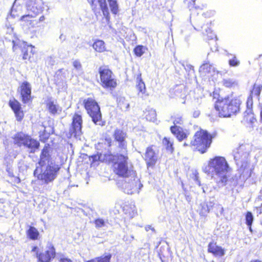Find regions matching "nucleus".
<instances>
[{
  "instance_id": "1",
  "label": "nucleus",
  "mask_w": 262,
  "mask_h": 262,
  "mask_svg": "<svg viewBox=\"0 0 262 262\" xmlns=\"http://www.w3.org/2000/svg\"><path fill=\"white\" fill-rule=\"evenodd\" d=\"M252 150L250 144L240 145L233 151V156L236 164L240 166L242 171L241 176L244 179H248L251 176L252 166L250 165L249 156Z\"/></svg>"
},
{
  "instance_id": "2",
  "label": "nucleus",
  "mask_w": 262,
  "mask_h": 262,
  "mask_svg": "<svg viewBox=\"0 0 262 262\" xmlns=\"http://www.w3.org/2000/svg\"><path fill=\"white\" fill-rule=\"evenodd\" d=\"M210 172L214 173L217 178V183L220 186H224L227 181V173L229 167L225 159L222 157H216L211 160L208 164Z\"/></svg>"
},
{
  "instance_id": "3",
  "label": "nucleus",
  "mask_w": 262,
  "mask_h": 262,
  "mask_svg": "<svg viewBox=\"0 0 262 262\" xmlns=\"http://www.w3.org/2000/svg\"><path fill=\"white\" fill-rule=\"evenodd\" d=\"M60 166L54 162L44 166H38L34 171V175L41 182L42 184L52 183L57 178Z\"/></svg>"
},
{
  "instance_id": "4",
  "label": "nucleus",
  "mask_w": 262,
  "mask_h": 262,
  "mask_svg": "<svg viewBox=\"0 0 262 262\" xmlns=\"http://www.w3.org/2000/svg\"><path fill=\"white\" fill-rule=\"evenodd\" d=\"M113 165L114 172L119 176L124 178L128 176L134 177L135 171L133 169V167L129 166L128 163V154L116 153Z\"/></svg>"
},
{
  "instance_id": "5",
  "label": "nucleus",
  "mask_w": 262,
  "mask_h": 262,
  "mask_svg": "<svg viewBox=\"0 0 262 262\" xmlns=\"http://www.w3.org/2000/svg\"><path fill=\"white\" fill-rule=\"evenodd\" d=\"M240 104L241 102L239 99L230 100L229 98H225L222 100H219L215 107L219 112L220 116L228 117L232 114H235L239 112Z\"/></svg>"
},
{
  "instance_id": "6",
  "label": "nucleus",
  "mask_w": 262,
  "mask_h": 262,
  "mask_svg": "<svg viewBox=\"0 0 262 262\" xmlns=\"http://www.w3.org/2000/svg\"><path fill=\"white\" fill-rule=\"evenodd\" d=\"M211 142L212 136L206 131L201 130L195 133L190 145L201 154H204L210 147Z\"/></svg>"
},
{
  "instance_id": "7",
  "label": "nucleus",
  "mask_w": 262,
  "mask_h": 262,
  "mask_svg": "<svg viewBox=\"0 0 262 262\" xmlns=\"http://www.w3.org/2000/svg\"><path fill=\"white\" fill-rule=\"evenodd\" d=\"M13 142L18 146H24L29 149L30 152H34L39 146L38 141L22 132L16 134L13 138Z\"/></svg>"
},
{
  "instance_id": "8",
  "label": "nucleus",
  "mask_w": 262,
  "mask_h": 262,
  "mask_svg": "<svg viewBox=\"0 0 262 262\" xmlns=\"http://www.w3.org/2000/svg\"><path fill=\"white\" fill-rule=\"evenodd\" d=\"M118 185L125 193L130 194L139 193V190L143 186L139 179L137 177L136 173L134 174V177L128 176L124 178L121 183H118Z\"/></svg>"
},
{
  "instance_id": "9",
  "label": "nucleus",
  "mask_w": 262,
  "mask_h": 262,
  "mask_svg": "<svg viewBox=\"0 0 262 262\" xmlns=\"http://www.w3.org/2000/svg\"><path fill=\"white\" fill-rule=\"evenodd\" d=\"M84 106L93 122L96 125H103L100 107L97 102L91 98L84 100Z\"/></svg>"
},
{
  "instance_id": "10",
  "label": "nucleus",
  "mask_w": 262,
  "mask_h": 262,
  "mask_svg": "<svg viewBox=\"0 0 262 262\" xmlns=\"http://www.w3.org/2000/svg\"><path fill=\"white\" fill-rule=\"evenodd\" d=\"M26 5L27 9L30 10L32 14L23 15L20 17V20L23 22V26L34 18L37 14L42 11L43 8L42 0H27Z\"/></svg>"
},
{
  "instance_id": "11",
  "label": "nucleus",
  "mask_w": 262,
  "mask_h": 262,
  "mask_svg": "<svg viewBox=\"0 0 262 262\" xmlns=\"http://www.w3.org/2000/svg\"><path fill=\"white\" fill-rule=\"evenodd\" d=\"M102 86L104 88H114L117 85L116 80L112 72L106 67H101L99 69Z\"/></svg>"
},
{
  "instance_id": "12",
  "label": "nucleus",
  "mask_w": 262,
  "mask_h": 262,
  "mask_svg": "<svg viewBox=\"0 0 262 262\" xmlns=\"http://www.w3.org/2000/svg\"><path fill=\"white\" fill-rule=\"evenodd\" d=\"M73 121L68 133L69 138H77L81 135L82 124V117L79 113H76L73 117Z\"/></svg>"
},
{
  "instance_id": "13",
  "label": "nucleus",
  "mask_w": 262,
  "mask_h": 262,
  "mask_svg": "<svg viewBox=\"0 0 262 262\" xmlns=\"http://www.w3.org/2000/svg\"><path fill=\"white\" fill-rule=\"evenodd\" d=\"M113 136L118 143L116 153L126 154L127 152V143L125 141L126 133L120 129H116L114 132Z\"/></svg>"
},
{
  "instance_id": "14",
  "label": "nucleus",
  "mask_w": 262,
  "mask_h": 262,
  "mask_svg": "<svg viewBox=\"0 0 262 262\" xmlns=\"http://www.w3.org/2000/svg\"><path fill=\"white\" fill-rule=\"evenodd\" d=\"M18 92L20 94L24 103H27L31 101V86L28 82H23L18 88Z\"/></svg>"
},
{
  "instance_id": "15",
  "label": "nucleus",
  "mask_w": 262,
  "mask_h": 262,
  "mask_svg": "<svg viewBox=\"0 0 262 262\" xmlns=\"http://www.w3.org/2000/svg\"><path fill=\"white\" fill-rule=\"evenodd\" d=\"M89 3L91 5V7L93 10L97 9V3L99 4L100 8L102 11L103 15L105 17L106 19L108 20L109 17V10L107 5L106 3V0H88Z\"/></svg>"
},
{
  "instance_id": "16",
  "label": "nucleus",
  "mask_w": 262,
  "mask_h": 262,
  "mask_svg": "<svg viewBox=\"0 0 262 262\" xmlns=\"http://www.w3.org/2000/svg\"><path fill=\"white\" fill-rule=\"evenodd\" d=\"M36 254L40 262H50L51 259L55 257V250L53 246L50 245L44 252L39 254L37 253Z\"/></svg>"
},
{
  "instance_id": "17",
  "label": "nucleus",
  "mask_w": 262,
  "mask_h": 262,
  "mask_svg": "<svg viewBox=\"0 0 262 262\" xmlns=\"http://www.w3.org/2000/svg\"><path fill=\"white\" fill-rule=\"evenodd\" d=\"M144 159L148 167H153L155 165L157 157L152 146H149L146 148Z\"/></svg>"
},
{
  "instance_id": "18",
  "label": "nucleus",
  "mask_w": 262,
  "mask_h": 262,
  "mask_svg": "<svg viewBox=\"0 0 262 262\" xmlns=\"http://www.w3.org/2000/svg\"><path fill=\"white\" fill-rule=\"evenodd\" d=\"M91 158L93 161H100L108 163L113 162L115 160V156L109 150L105 152H101L99 154L93 155Z\"/></svg>"
},
{
  "instance_id": "19",
  "label": "nucleus",
  "mask_w": 262,
  "mask_h": 262,
  "mask_svg": "<svg viewBox=\"0 0 262 262\" xmlns=\"http://www.w3.org/2000/svg\"><path fill=\"white\" fill-rule=\"evenodd\" d=\"M50 147L49 145H46L41 151L40 156V160L38 162V165L40 166H44L46 165L53 162L51 160V156L49 154Z\"/></svg>"
},
{
  "instance_id": "20",
  "label": "nucleus",
  "mask_w": 262,
  "mask_h": 262,
  "mask_svg": "<svg viewBox=\"0 0 262 262\" xmlns=\"http://www.w3.org/2000/svg\"><path fill=\"white\" fill-rule=\"evenodd\" d=\"M9 105L14 111L17 120L20 121L24 117L23 111L21 110V105L19 102L15 100H10Z\"/></svg>"
},
{
  "instance_id": "21",
  "label": "nucleus",
  "mask_w": 262,
  "mask_h": 262,
  "mask_svg": "<svg viewBox=\"0 0 262 262\" xmlns=\"http://www.w3.org/2000/svg\"><path fill=\"white\" fill-rule=\"evenodd\" d=\"M209 26L210 25L208 23L204 24L203 26L200 24H198L196 25V27H194V28L199 31H202L203 34L208 36L209 39H212L214 37H215V36L212 33Z\"/></svg>"
},
{
  "instance_id": "22",
  "label": "nucleus",
  "mask_w": 262,
  "mask_h": 262,
  "mask_svg": "<svg viewBox=\"0 0 262 262\" xmlns=\"http://www.w3.org/2000/svg\"><path fill=\"white\" fill-rule=\"evenodd\" d=\"M209 26L210 25L208 23L204 24L203 26L200 24H198L196 25V27H194V28L199 31H202L203 34L208 36L209 39H212L214 37H215V36L212 33Z\"/></svg>"
},
{
  "instance_id": "23",
  "label": "nucleus",
  "mask_w": 262,
  "mask_h": 262,
  "mask_svg": "<svg viewBox=\"0 0 262 262\" xmlns=\"http://www.w3.org/2000/svg\"><path fill=\"white\" fill-rule=\"evenodd\" d=\"M47 107L49 113L53 115L59 114L62 111V108L57 102L49 100L47 103Z\"/></svg>"
},
{
  "instance_id": "24",
  "label": "nucleus",
  "mask_w": 262,
  "mask_h": 262,
  "mask_svg": "<svg viewBox=\"0 0 262 262\" xmlns=\"http://www.w3.org/2000/svg\"><path fill=\"white\" fill-rule=\"evenodd\" d=\"M199 72L203 76L212 74L215 72V68L209 62H205L200 66Z\"/></svg>"
},
{
  "instance_id": "25",
  "label": "nucleus",
  "mask_w": 262,
  "mask_h": 262,
  "mask_svg": "<svg viewBox=\"0 0 262 262\" xmlns=\"http://www.w3.org/2000/svg\"><path fill=\"white\" fill-rule=\"evenodd\" d=\"M170 130L180 141L186 138L187 137V135L184 132L183 128L179 126L176 125L171 126Z\"/></svg>"
},
{
  "instance_id": "26",
  "label": "nucleus",
  "mask_w": 262,
  "mask_h": 262,
  "mask_svg": "<svg viewBox=\"0 0 262 262\" xmlns=\"http://www.w3.org/2000/svg\"><path fill=\"white\" fill-rule=\"evenodd\" d=\"M208 251L216 256H222L224 255V250L221 247L216 246L215 243H210L209 244Z\"/></svg>"
},
{
  "instance_id": "27",
  "label": "nucleus",
  "mask_w": 262,
  "mask_h": 262,
  "mask_svg": "<svg viewBox=\"0 0 262 262\" xmlns=\"http://www.w3.org/2000/svg\"><path fill=\"white\" fill-rule=\"evenodd\" d=\"M33 47L31 45L28 46L26 43H23V47L22 49V52L23 53V59H27L30 57V55L29 54V52L30 54H33Z\"/></svg>"
},
{
  "instance_id": "28",
  "label": "nucleus",
  "mask_w": 262,
  "mask_h": 262,
  "mask_svg": "<svg viewBox=\"0 0 262 262\" xmlns=\"http://www.w3.org/2000/svg\"><path fill=\"white\" fill-rule=\"evenodd\" d=\"M137 88L138 90L139 93L143 94L145 93L146 91V88L144 82L141 79V74L138 75L137 77Z\"/></svg>"
},
{
  "instance_id": "29",
  "label": "nucleus",
  "mask_w": 262,
  "mask_h": 262,
  "mask_svg": "<svg viewBox=\"0 0 262 262\" xmlns=\"http://www.w3.org/2000/svg\"><path fill=\"white\" fill-rule=\"evenodd\" d=\"M93 48L98 52H102L105 50L104 42L101 40L96 41L93 45Z\"/></svg>"
},
{
  "instance_id": "30",
  "label": "nucleus",
  "mask_w": 262,
  "mask_h": 262,
  "mask_svg": "<svg viewBox=\"0 0 262 262\" xmlns=\"http://www.w3.org/2000/svg\"><path fill=\"white\" fill-rule=\"evenodd\" d=\"M27 233L29 238L33 240L37 239L39 235V232L37 229L32 226L30 227Z\"/></svg>"
},
{
  "instance_id": "31",
  "label": "nucleus",
  "mask_w": 262,
  "mask_h": 262,
  "mask_svg": "<svg viewBox=\"0 0 262 262\" xmlns=\"http://www.w3.org/2000/svg\"><path fill=\"white\" fill-rule=\"evenodd\" d=\"M222 82L223 85L227 88H231L237 85V81L232 78L224 79Z\"/></svg>"
},
{
  "instance_id": "32",
  "label": "nucleus",
  "mask_w": 262,
  "mask_h": 262,
  "mask_svg": "<svg viewBox=\"0 0 262 262\" xmlns=\"http://www.w3.org/2000/svg\"><path fill=\"white\" fill-rule=\"evenodd\" d=\"M118 104L122 110L126 111L129 107L128 102L124 97L119 98Z\"/></svg>"
},
{
  "instance_id": "33",
  "label": "nucleus",
  "mask_w": 262,
  "mask_h": 262,
  "mask_svg": "<svg viewBox=\"0 0 262 262\" xmlns=\"http://www.w3.org/2000/svg\"><path fill=\"white\" fill-rule=\"evenodd\" d=\"M111 11L113 14H116L118 12V5L117 0H107Z\"/></svg>"
},
{
  "instance_id": "34",
  "label": "nucleus",
  "mask_w": 262,
  "mask_h": 262,
  "mask_svg": "<svg viewBox=\"0 0 262 262\" xmlns=\"http://www.w3.org/2000/svg\"><path fill=\"white\" fill-rule=\"evenodd\" d=\"M147 50V48L142 45H138L134 49L135 55L138 57L141 56Z\"/></svg>"
},
{
  "instance_id": "35",
  "label": "nucleus",
  "mask_w": 262,
  "mask_h": 262,
  "mask_svg": "<svg viewBox=\"0 0 262 262\" xmlns=\"http://www.w3.org/2000/svg\"><path fill=\"white\" fill-rule=\"evenodd\" d=\"M95 227L97 229L102 228L107 226V222L102 219H97L95 220Z\"/></svg>"
},
{
  "instance_id": "36",
  "label": "nucleus",
  "mask_w": 262,
  "mask_h": 262,
  "mask_svg": "<svg viewBox=\"0 0 262 262\" xmlns=\"http://www.w3.org/2000/svg\"><path fill=\"white\" fill-rule=\"evenodd\" d=\"M163 143L166 146V148L167 150L170 151L171 152L173 151V143L170 141L169 138L165 137L163 140Z\"/></svg>"
},
{
  "instance_id": "37",
  "label": "nucleus",
  "mask_w": 262,
  "mask_h": 262,
  "mask_svg": "<svg viewBox=\"0 0 262 262\" xmlns=\"http://www.w3.org/2000/svg\"><path fill=\"white\" fill-rule=\"evenodd\" d=\"M253 221V216L251 212H248L246 215V223L252 231L251 225Z\"/></svg>"
},
{
  "instance_id": "38",
  "label": "nucleus",
  "mask_w": 262,
  "mask_h": 262,
  "mask_svg": "<svg viewBox=\"0 0 262 262\" xmlns=\"http://www.w3.org/2000/svg\"><path fill=\"white\" fill-rule=\"evenodd\" d=\"M156 117V113L155 110H151L148 111V114L146 115V119L150 121H154Z\"/></svg>"
},
{
  "instance_id": "39",
  "label": "nucleus",
  "mask_w": 262,
  "mask_h": 262,
  "mask_svg": "<svg viewBox=\"0 0 262 262\" xmlns=\"http://www.w3.org/2000/svg\"><path fill=\"white\" fill-rule=\"evenodd\" d=\"M262 90V84L257 85L256 84L254 85L253 89L251 92V94H253L255 95L258 96Z\"/></svg>"
},
{
  "instance_id": "40",
  "label": "nucleus",
  "mask_w": 262,
  "mask_h": 262,
  "mask_svg": "<svg viewBox=\"0 0 262 262\" xmlns=\"http://www.w3.org/2000/svg\"><path fill=\"white\" fill-rule=\"evenodd\" d=\"M240 61L233 55L232 59H229V64L231 67H237L239 65Z\"/></svg>"
},
{
  "instance_id": "41",
  "label": "nucleus",
  "mask_w": 262,
  "mask_h": 262,
  "mask_svg": "<svg viewBox=\"0 0 262 262\" xmlns=\"http://www.w3.org/2000/svg\"><path fill=\"white\" fill-rule=\"evenodd\" d=\"M111 257V255L109 254L104 257H100L95 259H92V260H95L96 262H110Z\"/></svg>"
},
{
  "instance_id": "42",
  "label": "nucleus",
  "mask_w": 262,
  "mask_h": 262,
  "mask_svg": "<svg viewBox=\"0 0 262 262\" xmlns=\"http://www.w3.org/2000/svg\"><path fill=\"white\" fill-rule=\"evenodd\" d=\"M73 66L78 71L81 72L82 70V65L79 60H75L73 62Z\"/></svg>"
},
{
  "instance_id": "43",
  "label": "nucleus",
  "mask_w": 262,
  "mask_h": 262,
  "mask_svg": "<svg viewBox=\"0 0 262 262\" xmlns=\"http://www.w3.org/2000/svg\"><path fill=\"white\" fill-rule=\"evenodd\" d=\"M202 190L204 193L208 194L211 192L213 189V187L209 185H205L202 186Z\"/></svg>"
},
{
  "instance_id": "44",
  "label": "nucleus",
  "mask_w": 262,
  "mask_h": 262,
  "mask_svg": "<svg viewBox=\"0 0 262 262\" xmlns=\"http://www.w3.org/2000/svg\"><path fill=\"white\" fill-rule=\"evenodd\" d=\"M210 211V210L209 209L206 204H203L202 205V208L200 212L201 214L205 215L207 213H209Z\"/></svg>"
},
{
  "instance_id": "45",
  "label": "nucleus",
  "mask_w": 262,
  "mask_h": 262,
  "mask_svg": "<svg viewBox=\"0 0 262 262\" xmlns=\"http://www.w3.org/2000/svg\"><path fill=\"white\" fill-rule=\"evenodd\" d=\"M182 66L184 67L186 71L189 72V74L191 75L194 74V69L193 67L192 66L187 64L186 65H185L184 64H182Z\"/></svg>"
},
{
  "instance_id": "46",
  "label": "nucleus",
  "mask_w": 262,
  "mask_h": 262,
  "mask_svg": "<svg viewBox=\"0 0 262 262\" xmlns=\"http://www.w3.org/2000/svg\"><path fill=\"white\" fill-rule=\"evenodd\" d=\"M37 24V21L33 18L24 26H26L28 29L33 28Z\"/></svg>"
},
{
  "instance_id": "47",
  "label": "nucleus",
  "mask_w": 262,
  "mask_h": 262,
  "mask_svg": "<svg viewBox=\"0 0 262 262\" xmlns=\"http://www.w3.org/2000/svg\"><path fill=\"white\" fill-rule=\"evenodd\" d=\"M250 114L248 116H245V119L247 121H249L251 123H253L255 121V118L254 117L253 114L251 113V111H250Z\"/></svg>"
},
{
  "instance_id": "48",
  "label": "nucleus",
  "mask_w": 262,
  "mask_h": 262,
  "mask_svg": "<svg viewBox=\"0 0 262 262\" xmlns=\"http://www.w3.org/2000/svg\"><path fill=\"white\" fill-rule=\"evenodd\" d=\"M182 89L181 88H178L175 90L174 93L175 95L177 97L182 98L183 99L185 97V94L182 93Z\"/></svg>"
},
{
  "instance_id": "49",
  "label": "nucleus",
  "mask_w": 262,
  "mask_h": 262,
  "mask_svg": "<svg viewBox=\"0 0 262 262\" xmlns=\"http://www.w3.org/2000/svg\"><path fill=\"white\" fill-rule=\"evenodd\" d=\"M183 123V119L182 117L178 116L177 117H175V118L173 120V123L174 124H181Z\"/></svg>"
},
{
  "instance_id": "50",
  "label": "nucleus",
  "mask_w": 262,
  "mask_h": 262,
  "mask_svg": "<svg viewBox=\"0 0 262 262\" xmlns=\"http://www.w3.org/2000/svg\"><path fill=\"white\" fill-rule=\"evenodd\" d=\"M112 139L111 138H106L103 142L101 144H104L105 145H106L107 147H110L111 146Z\"/></svg>"
},
{
  "instance_id": "51",
  "label": "nucleus",
  "mask_w": 262,
  "mask_h": 262,
  "mask_svg": "<svg viewBox=\"0 0 262 262\" xmlns=\"http://www.w3.org/2000/svg\"><path fill=\"white\" fill-rule=\"evenodd\" d=\"M247 107L250 108L252 105V98L251 96H250L247 100Z\"/></svg>"
},
{
  "instance_id": "52",
  "label": "nucleus",
  "mask_w": 262,
  "mask_h": 262,
  "mask_svg": "<svg viewBox=\"0 0 262 262\" xmlns=\"http://www.w3.org/2000/svg\"><path fill=\"white\" fill-rule=\"evenodd\" d=\"M59 262H73L71 259L66 257L61 258Z\"/></svg>"
},
{
  "instance_id": "53",
  "label": "nucleus",
  "mask_w": 262,
  "mask_h": 262,
  "mask_svg": "<svg viewBox=\"0 0 262 262\" xmlns=\"http://www.w3.org/2000/svg\"><path fill=\"white\" fill-rule=\"evenodd\" d=\"M200 114V112L199 110H195L193 112V116L194 118H197L199 116Z\"/></svg>"
},
{
  "instance_id": "54",
  "label": "nucleus",
  "mask_w": 262,
  "mask_h": 262,
  "mask_svg": "<svg viewBox=\"0 0 262 262\" xmlns=\"http://www.w3.org/2000/svg\"><path fill=\"white\" fill-rule=\"evenodd\" d=\"M206 204L210 210L212 209L213 206L214 205V203L211 201L207 202Z\"/></svg>"
},
{
  "instance_id": "55",
  "label": "nucleus",
  "mask_w": 262,
  "mask_h": 262,
  "mask_svg": "<svg viewBox=\"0 0 262 262\" xmlns=\"http://www.w3.org/2000/svg\"><path fill=\"white\" fill-rule=\"evenodd\" d=\"M256 209L257 213H262V204L261 205L260 207L256 208Z\"/></svg>"
},
{
  "instance_id": "56",
  "label": "nucleus",
  "mask_w": 262,
  "mask_h": 262,
  "mask_svg": "<svg viewBox=\"0 0 262 262\" xmlns=\"http://www.w3.org/2000/svg\"><path fill=\"white\" fill-rule=\"evenodd\" d=\"M45 16H41L40 17V18L39 19V21L40 22L43 21L45 20Z\"/></svg>"
},
{
  "instance_id": "57",
  "label": "nucleus",
  "mask_w": 262,
  "mask_h": 262,
  "mask_svg": "<svg viewBox=\"0 0 262 262\" xmlns=\"http://www.w3.org/2000/svg\"><path fill=\"white\" fill-rule=\"evenodd\" d=\"M145 229L146 231H148L149 229L154 230L153 228H151L150 226H147L145 227Z\"/></svg>"
},
{
  "instance_id": "58",
  "label": "nucleus",
  "mask_w": 262,
  "mask_h": 262,
  "mask_svg": "<svg viewBox=\"0 0 262 262\" xmlns=\"http://www.w3.org/2000/svg\"><path fill=\"white\" fill-rule=\"evenodd\" d=\"M258 199L260 200H262V189L260 191V194L258 195Z\"/></svg>"
},
{
  "instance_id": "59",
  "label": "nucleus",
  "mask_w": 262,
  "mask_h": 262,
  "mask_svg": "<svg viewBox=\"0 0 262 262\" xmlns=\"http://www.w3.org/2000/svg\"><path fill=\"white\" fill-rule=\"evenodd\" d=\"M219 207L221 209V213H222L223 211H224V208L223 207H222L221 205H219Z\"/></svg>"
},
{
  "instance_id": "60",
  "label": "nucleus",
  "mask_w": 262,
  "mask_h": 262,
  "mask_svg": "<svg viewBox=\"0 0 262 262\" xmlns=\"http://www.w3.org/2000/svg\"><path fill=\"white\" fill-rule=\"evenodd\" d=\"M194 5V1H193L192 2V4H191V5L189 6V7L190 8V9H191L193 6Z\"/></svg>"
},
{
  "instance_id": "61",
  "label": "nucleus",
  "mask_w": 262,
  "mask_h": 262,
  "mask_svg": "<svg viewBox=\"0 0 262 262\" xmlns=\"http://www.w3.org/2000/svg\"><path fill=\"white\" fill-rule=\"evenodd\" d=\"M37 249V247H34L32 250V252H35Z\"/></svg>"
},
{
  "instance_id": "62",
  "label": "nucleus",
  "mask_w": 262,
  "mask_h": 262,
  "mask_svg": "<svg viewBox=\"0 0 262 262\" xmlns=\"http://www.w3.org/2000/svg\"><path fill=\"white\" fill-rule=\"evenodd\" d=\"M186 198L187 201L189 202L190 201V198L189 197L188 195H186Z\"/></svg>"
},
{
  "instance_id": "63",
  "label": "nucleus",
  "mask_w": 262,
  "mask_h": 262,
  "mask_svg": "<svg viewBox=\"0 0 262 262\" xmlns=\"http://www.w3.org/2000/svg\"><path fill=\"white\" fill-rule=\"evenodd\" d=\"M188 145H189V144H187V143H186V142H185V143H184V144H183V146H184V147H185V146H188Z\"/></svg>"
},
{
  "instance_id": "64",
  "label": "nucleus",
  "mask_w": 262,
  "mask_h": 262,
  "mask_svg": "<svg viewBox=\"0 0 262 262\" xmlns=\"http://www.w3.org/2000/svg\"><path fill=\"white\" fill-rule=\"evenodd\" d=\"M251 262H260V261L259 260H255L251 261Z\"/></svg>"
}]
</instances>
